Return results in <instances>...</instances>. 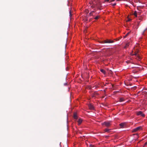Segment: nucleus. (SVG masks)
Listing matches in <instances>:
<instances>
[{
  "mask_svg": "<svg viewBox=\"0 0 147 147\" xmlns=\"http://www.w3.org/2000/svg\"><path fill=\"white\" fill-rule=\"evenodd\" d=\"M102 3L99 1L96 2H94L92 4H90V10L91 12L90 13V14L91 16L92 15V13L98 9L100 10L102 9Z\"/></svg>",
  "mask_w": 147,
  "mask_h": 147,
  "instance_id": "f257e3e1",
  "label": "nucleus"
},
{
  "mask_svg": "<svg viewBox=\"0 0 147 147\" xmlns=\"http://www.w3.org/2000/svg\"><path fill=\"white\" fill-rule=\"evenodd\" d=\"M142 127L141 126L138 127L135 129H134L133 131V132H136L138 131L142 130Z\"/></svg>",
  "mask_w": 147,
  "mask_h": 147,
  "instance_id": "39448f33",
  "label": "nucleus"
},
{
  "mask_svg": "<svg viewBox=\"0 0 147 147\" xmlns=\"http://www.w3.org/2000/svg\"><path fill=\"white\" fill-rule=\"evenodd\" d=\"M88 107L89 109L90 110H93L94 109V107L93 105L90 104L88 105Z\"/></svg>",
  "mask_w": 147,
  "mask_h": 147,
  "instance_id": "0eeeda50",
  "label": "nucleus"
},
{
  "mask_svg": "<svg viewBox=\"0 0 147 147\" xmlns=\"http://www.w3.org/2000/svg\"><path fill=\"white\" fill-rule=\"evenodd\" d=\"M109 130L108 129H106L105 130V132H108Z\"/></svg>",
  "mask_w": 147,
  "mask_h": 147,
  "instance_id": "f3484780",
  "label": "nucleus"
},
{
  "mask_svg": "<svg viewBox=\"0 0 147 147\" xmlns=\"http://www.w3.org/2000/svg\"><path fill=\"white\" fill-rule=\"evenodd\" d=\"M134 15L136 17H137V12L136 11H135L134 13Z\"/></svg>",
  "mask_w": 147,
  "mask_h": 147,
  "instance_id": "ddd939ff",
  "label": "nucleus"
},
{
  "mask_svg": "<svg viewBox=\"0 0 147 147\" xmlns=\"http://www.w3.org/2000/svg\"><path fill=\"white\" fill-rule=\"evenodd\" d=\"M146 145H147V142H146L145 144H144V145L143 147H144Z\"/></svg>",
  "mask_w": 147,
  "mask_h": 147,
  "instance_id": "6ab92c4d",
  "label": "nucleus"
},
{
  "mask_svg": "<svg viewBox=\"0 0 147 147\" xmlns=\"http://www.w3.org/2000/svg\"><path fill=\"white\" fill-rule=\"evenodd\" d=\"M116 3H114L112 5L113 6H115L116 5Z\"/></svg>",
  "mask_w": 147,
  "mask_h": 147,
  "instance_id": "aec40b11",
  "label": "nucleus"
},
{
  "mask_svg": "<svg viewBox=\"0 0 147 147\" xmlns=\"http://www.w3.org/2000/svg\"><path fill=\"white\" fill-rule=\"evenodd\" d=\"M139 19V20H142V18L141 16H140L138 17Z\"/></svg>",
  "mask_w": 147,
  "mask_h": 147,
  "instance_id": "dca6fc26",
  "label": "nucleus"
},
{
  "mask_svg": "<svg viewBox=\"0 0 147 147\" xmlns=\"http://www.w3.org/2000/svg\"><path fill=\"white\" fill-rule=\"evenodd\" d=\"M124 123H121L120 124V125L122 127H123V126H124Z\"/></svg>",
  "mask_w": 147,
  "mask_h": 147,
  "instance_id": "f8f14e48",
  "label": "nucleus"
},
{
  "mask_svg": "<svg viewBox=\"0 0 147 147\" xmlns=\"http://www.w3.org/2000/svg\"><path fill=\"white\" fill-rule=\"evenodd\" d=\"M139 51L138 49H137L136 51L134 53V54H131L132 55H135L137 57H138L139 59H140V57L139 55L138 54Z\"/></svg>",
  "mask_w": 147,
  "mask_h": 147,
  "instance_id": "f03ea898",
  "label": "nucleus"
},
{
  "mask_svg": "<svg viewBox=\"0 0 147 147\" xmlns=\"http://www.w3.org/2000/svg\"><path fill=\"white\" fill-rule=\"evenodd\" d=\"M100 17V16H96L94 18V19L95 20L98 19Z\"/></svg>",
  "mask_w": 147,
  "mask_h": 147,
  "instance_id": "4468645a",
  "label": "nucleus"
},
{
  "mask_svg": "<svg viewBox=\"0 0 147 147\" xmlns=\"http://www.w3.org/2000/svg\"><path fill=\"white\" fill-rule=\"evenodd\" d=\"M69 16H70V17H71V10H70L69 11Z\"/></svg>",
  "mask_w": 147,
  "mask_h": 147,
  "instance_id": "a211bd4d",
  "label": "nucleus"
},
{
  "mask_svg": "<svg viewBox=\"0 0 147 147\" xmlns=\"http://www.w3.org/2000/svg\"><path fill=\"white\" fill-rule=\"evenodd\" d=\"M73 117L74 118L76 119H77L78 118V116L76 113H74Z\"/></svg>",
  "mask_w": 147,
  "mask_h": 147,
  "instance_id": "423d86ee",
  "label": "nucleus"
},
{
  "mask_svg": "<svg viewBox=\"0 0 147 147\" xmlns=\"http://www.w3.org/2000/svg\"><path fill=\"white\" fill-rule=\"evenodd\" d=\"M136 114L137 115H141L143 117H145V115L143 113V112L142 111H139L136 112Z\"/></svg>",
  "mask_w": 147,
  "mask_h": 147,
  "instance_id": "20e7f679",
  "label": "nucleus"
},
{
  "mask_svg": "<svg viewBox=\"0 0 147 147\" xmlns=\"http://www.w3.org/2000/svg\"><path fill=\"white\" fill-rule=\"evenodd\" d=\"M111 123L110 121L105 122L102 123V125H105L106 127H108L110 126Z\"/></svg>",
  "mask_w": 147,
  "mask_h": 147,
  "instance_id": "7ed1b4c3",
  "label": "nucleus"
},
{
  "mask_svg": "<svg viewBox=\"0 0 147 147\" xmlns=\"http://www.w3.org/2000/svg\"><path fill=\"white\" fill-rule=\"evenodd\" d=\"M113 42L112 41L107 40L103 42V43H112Z\"/></svg>",
  "mask_w": 147,
  "mask_h": 147,
  "instance_id": "6e6552de",
  "label": "nucleus"
},
{
  "mask_svg": "<svg viewBox=\"0 0 147 147\" xmlns=\"http://www.w3.org/2000/svg\"><path fill=\"white\" fill-rule=\"evenodd\" d=\"M100 71L104 74H105V71L103 69H101L100 70Z\"/></svg>",
  "mask_w": 147,
  "mask_h": 147,
  "instance_id": "9b49d317",
  "label": "nucleus"
},
{
  "mask_svg": "<svg viewBox=\"0 0 147 147\" xmlns=\"http://www.w3.org/2000/svg\"><path fill=\"white\" fill-rule=\"evenodd\" d=\"M128 34H129V33H127V35Z\"/></svg>",
  "mask_w": 147,
  "mask_h": 147,
  "instance_id": "4be33fe9",
  "label": "nucleus"
},
{
  "mask_svg": "<svg viewBox=\"0 0 147 147\" xmlns=\"http://www.w3.org/2000/svg\"><path fill=\"white\" fill-rule=\"evenodd\" d=\"M124 99L123 98H119V101L120 102H122L124 101Z\"/></svg>",
  "mask_w": 147,
  "mask_h": 147,
  "instance_id": "9d476101",
  "label": "nucleus"
},
{
  "mask_svg": "<svg viewBox=\"0 0 147 147\" xmlns=\"http://www.w3.org/2000/svg\"><path fill=\"white\" fill-rule=\"evenodd\" d=\"M82 119H81L80 118L78 119V125L80 124L82 122Z\"/></svg>",
  "mask_w": 147,
  "mask_h": 147,
  "instance_id": "1a4fd4ad",
  "label": "nucleus"
},
{
  "mask_svg": "<svg viewBox=\"0 0 147 147\" xmlns=\"http://www.w3.org/2000/svg\"><path fill=\"white\" fill-rule=\"evenodd\" d=\"M131 20V19H128L127 21H130Z\"/></svg>",
  "mask_w": 147,
  "mask_h": 147,
  "instance_id": "412c9836",
  "label": "nucleus"
},
{
  "mask_svg": "<svg viewBox=\"0 0 147 147\" xmlns=\"http://www.w3.org/2000/svg\"><path fill=\"white\" fill-rule=\"evenodd\" d=\"M115 0H106V1H107L109 2H111L114 1Z\"/></svg>",
  "mask_w": 147,
  "mask_h": 147,
  "instance_id": "2eb2a0df",
  "label": "nucleus"
}]
</instances>
